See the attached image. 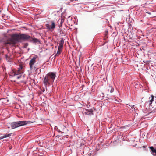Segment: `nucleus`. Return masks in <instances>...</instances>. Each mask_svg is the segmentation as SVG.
Wrapping results in <instances>:
<instances>
[{
	"label": "nucleus",
	"instance_id": "f3484780",
	"mask_svg": "<svg viewBox=\"0 0 156 156\" xmlns=\"http://www.w3.org/2000/svg\"><path fill=\"white\" fill-rule=\"evenodd\" d=\"M21 76L19 75L17 76V78L18 79H19L21 77Z\"/></svg>",
	"mask_w": 156,
	"mask_h": 156
},
{
	"label": "nucleus",
	"instance_id": "f8f14e48",
	"mask_svg": "<svg viewBox=\"0 0 156 156\" xmlns=\"http://www.w3.org/2000/svg\"><path fill=\"white\" fill-rule=\"evenodd\" d=\"M11 134H12V133L6 134L3 136H0V140L11 136Z\"/></svg>",
	"mask_w": 156,
	"mask_h": 156
},
{
	"label": "nucleus",
	"instance_id": "39448f33",
	"mask_svg": "<svg viewBox=\"0 0 156 156\" xmlns=\"http://www.w3.org/2000/svg\"><path fill=\"white\" fill-rule=\"evenodd\" d=\"M43 82L46 87L47 86L50 85L51 83H53V82L46 75L44 79Z\"/></svg>",
	"mask_w": 156,
	"mask_h": 156
},
{
	"label": "nucleus",
	"instance_id": "dca6fc26",
	"mask_svg": "<svg viewBox=\"0 0 156 156\" xmlns=\"http://www.w3.org/2000/svg\"><path fill=\"white\" fill-rule=\"evenodd\" d=\"M28 44L27 43H24V46H23V47L25 48H27V47L28 46Z\"/></svg>",
	"mask_w": 156,
	"mask_h": 156
},
{
	"label": "nucleus",
	"instance_id": "ddd939ff",
	"mask_svg": "<svg viewBox=\"0 0 156 156\" xmlns=\"http://www.w3.org/2000/svg\"><path fill=\"white\" fill-rule=\"evenodd\" d=\"M64 41L63 38L61 39L59 43V46L60 47H63L64 44Z\"/></svg>",
	"mask_w": 156,
	"mask_h": 156
},
{
	"label": "nucleus",
	"instance_id": "0eeeda50",
	"mask_svg": "<svg viewBox=\"0 0 156 156\" xmlns=\"http://www.w3.org/2000/svg\"><path fill=\"white\" fill-rule=\"evenodd\" d=\"M50 24H46V26L48 29L52 31L55 27V22L53 21L50 22Z\"/></svg>",
	"mask_w": 156,
	"mask_h": 156
},
{
	"label": "nucleus",
	"instance_id": "2eb2a0df",
	"mask_svg": "<svg viewBox=\"0 0 156 156\" xmlns=\"http://www.w3.org/2000/svg\"><path fill=\"white\" fill-rule=\"evenodd\" d=\"M5 58L6 60L8 62H11V59L10 57H9L7 55H5Z\"/></svg>",
	"mask_w": 156,
	"mask_h": 156
},
{
	"label": "nucleus",
	"instance_id": "6e6552de",
	"mask_svg": "<svg viewBox=\"0 0 156 156\" xmlns=\"http://www.w3.org/2000/svg\"><path fill=\"white\" fill-rule=\"evenodd\" d=\"M56 73L49 72L46 75L54 82V80L56 77Z\"/></svg>",
	"mask_w": 156,
	"mask_h": 156
},
{
	"label": "nucleus",
	"instance_id": "4468645a",
	"mask_svg": "<svg viewBox=\"0 0 156 156\" xmlns=\"http://www.w3.org/2000/svg\"><path fill=\"white\" fill-rule=\"evenodd\" d=\"M150 149L151 150V151L153 153H155V155H156V149H154L153 147H150Z\"/></svg>",
	"mask_w": 156,
	"mask_h": 156
},
{
	"label": "nucleus",
	"instance_id": "1a4fd4ad",
	"mask_svg": "<svg viewBox=\"0 0 156 156\" xmlns=\"http://www.w3.org/2000/svg\"><path fill=\"white\" fill-rule=\"evenodd\" d=\"M114 90V88L111 86H109L106 89L107 95L110 93H112Z\"/></svg>",
	"mask_w": 156,
	"mask_h": 156
},
{
	"label": "nucleus",
	"instance_id": "f03ea898",
	"mask_svg": "<svg viewBox=\"0 0 156 156\" xmlns=\"http://www.w3.org/2000/svg\"><path fill=\"white\" fill-rule=\"evenodd\" d=\"M30 122L22 121L13 122L11 124V126L12 129H14L20 126H23L27 124Z\"/></svg>",
	"mask_w": 156,
	"mask_h": 156
},
{
	"label": "nucleus",
	"instance_id": "7ed1b4c3",
	"mask_svg": "<svg viewBox=\"0 0 156 156\" xmlns=\"http://www.w3.org/2000/svg\"><path fill=\"white\" fill-rule=\"evenodd\" d=\"M154 96L151 95V97L149 98V100L148 101L147 103L149 105V108L153 112L156 111V102L152 103L153 101Z\"/></svg>",
	"mask_w": 156,
	"mask_h": 156
},
{
	"label": "nucleus",
	"instance_id": "9b49d317",
	"mask_svg": "<svg viewBox=\"0 0 156 156\" xmlns=\"http://www.w3.org/2000/svg\"><path fill=\"white\" fill-rule=\"evenodd\" d=\"M63 49V47L58 46L57 52L56 54V55H58L61 53V51Z\"/></svg>",
	"mask_w": 156,
	"mask_h": 156
},
{
	"label": "nucleus",
	"instance_id": "a211bd4d",
	"mask_svg": "<svg viewBox=\"0 0 156 156\" xmlns=\"http://www.w3.org/2000/svg\"><path fill=\"white\" fill-rule=\"evenodd\" d=\"M143 147L144 148H145V147L144 146H143Z\"/></svg>",
	"mask_w": 156,
	"mask_h": 156
},
{
	"label": "nucleus",
	"instance_id": "20e7f679",
	"mask_svg": "<svg viewBox=\"0 0 156 156\" xmlns=\"http://www.w3.org/2000/svg\"><path fill=\"white\" fill-rule=\"evenodd\" d=\"M38 57L37 56L32 58L30 60L29 62V65L30 70H32L33 69L34 66L36 62V59Z\"/></svg>",
	"mask_w": 156,
	"mask_h": 156
},
{
	"label": "nucleus",
	"instance_id": "f257e3e1",
	"mask_svg": "<svg viewBox=\"0 0 156 156\" xmlns=\"http://www.w3.org/2000/svg\"><path fill=\"white\" fill-rule=\"evenodd\" d=\"M29 40L32 41L34 43L37 42L38 40L35 38H31L29 35L25 34H13L11 36V37L8 39L5 43V44H14L18 42H20L21 40Z\"/></svg>",
	"mask_w": 156,
	"mask_h": 156
},
{
	"label": "nucleus",
	"instance_id": "6ab92c4d",
	"mask_svg": "<svg viewBox=\"0 0 156 156\" xmlns=\"http://www.w3.org/2000/svg\"><path fill=\"white\" fill-rule=\"evenodd\" d=\"M156 149V148H155Z\"/></svg>",
	"mask_w": 156,
	"mask_h": 156
},
{
	"label": "nucleus",
	"instance_id": "9d476101",
	"mask_svg": "<svg viewBox=\"0 0 156 156\" xmlns=\"http://www.w3.org/2000/svg\"><path fill=\"white\" fill-rule=\"evenodd\" d=\"M85 114L88 115H93V110L92 109H90L89 110H86L85 112Z\"/></svg>",
	"mask_w": 156,
	"mask_h": 156
},
{
	"label": "nucleus",
	"instance_id": "423d86ee",
	"mask_svg": "<svg viewBox=\"0 0 156 156\" xmlns=\"http://www.w3.org/2000/svg\"><path fill=\"white\" fill-rule=\"evenodd\" d=\"M23 66H20L19 67L17 70H13L12 74L13 76H15L16 75H18L23 73Z\"/></svg>",
	"mask_w": 156,
	"mask_h": 156
}]
</instances>
